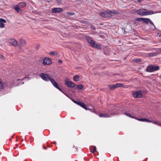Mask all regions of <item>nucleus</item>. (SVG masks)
<instances>
[{
	"label": "nucleus",
	"mask_w": 161,
	"mask_h": 161,
	"mask_svg": "<svg viewBox=\"0 0 161 161\" xmlns=\"http://www.w3.org/2000/svg\"><path fill=\"white\" fill-rule=\"evenodd\" d=\"M137 13L141 15L144 16L146 15H151L158 13H160V11H153L152 10H148L146 9H139L137 11Z\"/></svg>",
	"instance_id": "f257e3e1"
},
{
	"label": "nucleus",
	"mask_w": 161,
	"mask_h": 161,
	"mask_svg": "<svg viewBox=\"0 0 161 161\" xmlns=\"http://www.w3.org/2000/svg\"><path fill=\"white\" fill-rule=\"evenodd\" d=\"M18 76L20 77V78L15 80L13 82L14 85V86H18L21 85V84H23L24 82H22L21 83V81L25 78L26 75L25 73L22 72L19 73Z\"/></svg>",
	"instance_id": "f03ea898"
},
{
	"label": "nucleus",
	"mask_w": 161,
	"mask_h": 161,
	"mask_svg": "<svg viewBox=\"0 0 161 161\" xmlns=\"http://www.w3.org/2000/svg\"><path fill=\"white\" fill-rule=\"evenodd\" d=\"M86 39L88 42L92 47L98 49H101V46L99 45L96 44L95 41L92 39V38L89 36H87L86 37Z\"/></svg>",
	"instance_id": "7ed1b4c3"
},
{
	"label": "nucleus",
	"mask_w": 161,
	"mask_h": 161,
	"mask_svg": "<svg viewBox=\"0 0 161 161\" xmlns=\"http://www.w3.org/2000/svg\"><path fill=\"white\" fill-rule=\"evenodd\" d=\"M117 114H118V113L116 111V110L115 109L114 110V109H113V110H112L111 112L109 114V115L106 114H99V116L100 117L106 118L110 117L111 116L109 115L110 114L113 115Z\"/></svg>",
	"instance_id": "20e7f679"
},
{
	"label": "nucleus",
	"mask_w": 161,
	"mask_h": 161,
	"mask_svg": "<svg viewBox=\"0 0 161 161\" xmlns=\"http://www.w3.org/2000/svg\"><path fill=\"white\" fill-rule=\"evenodd\" d=\"M40 76L44 80L47 81H50L51 78L49 75L47 74L42 73L40 74Z\"/></svg>",
	"instance_id": "39448f33"
},
{
	"label": "nucleus",
	"mask_w": 161,
	"mask_h": 161,
	"mask_svg": "<svg viewBox=\"0 0 161 161\" xmlns=\"http://www.w3.org/2000/svg\"><path fill=\"white\" fill-rule=\"evenodd\" d=\"M64 84L67 85L69 87L73 88L75 87V84L73 82L69 81L68 79H66L64 81Z\"/></svg>",
	"instance_id": "423d86ee"
},
{
	"label": "nucleus",
	"mask_w": 161,
	"mask_h": 161,
	"mask_svg": "<svg viewBox=\"0 0 161 161\" xmlns=\"http://www.w3.org/2000/svg\"><path fill=\"white\" fill-rule=\"evenodd\" d=\"M132 94L135 97H141L142 96V94L141 91H135L133 92Z\"/></svg>",
	"instance_id": "0eeeda50"
},
{
	"label": "nucleus",
	"mask_w": 161,
	"mask_h": 161,
	"mask_svg": "<svg viewBox=\"0 0 161 161\" xmlns=\"http://www.w3.org/2000/svg\"><path fill=\"white\" fill-rule=\"evenodd\" d=\"M123 114L129 117L136 119L135 118L132 116L133 115V112L130 110H126L125 112H123Z\"/></svg>",
	"instance_id": "6e6552de"
},
{
	"label": "nucleus",
	"mask_w": 161,
	"mask_h": 161,
	"mask_svg": "<svg viewBox=\"0 0 161 161\" xmlns=\"http://www.w3.org/2000/svg\"><path fill=\"white\" fill-rule=\"evenodd\" d=\"M53 86L59 90L60 91L63 92V91L59 87L58 84L52 78L50 81Z\"/></svg>",
	"instance_id": "1a4fd4ad"
},
{
	"label": "nucleus",
	"mask_w": 161,
	"mask_h": 161,
	"mask_svg": "<svg viewBox=\"0 0 161 161\" xmlns=\"http://www.w3.org/2000/svg\"><path fill=\"white\" fill-rule=\"evenodd\" d=\"M43 63L44 65H46L51 64L52 62L50 58L47 57H46L43 59Z\"/></svg>",
	"instance_id": "9d476101"
},
{
	"label": "nucleus",
	"mask_w": 161,
	"mask_h": 161,
	"mask_svg": "<svg viewBox=\"0 0 161 161\" xmlns=\"http://www.w3.org/2000/svg\"><path fill=\"white\" fill-rule=\"evenodd\" d=\"M63 9L60 8H55L52 9V11L53 13H58L63 11Z\"/></svg>",
	"instance_id": "9b49d317"
},
{
	"label": "nucleus",
	"mask_w": 161,
	"mask_h": 161,
	"mask_svg": "<svg viewBox=\"0 0 161 161\" xmlns=\"http://www.w3.org/2000/svg\"><path fill=\"white\" fill-rule=\"evenodd\" d=\"M9 42L14 46H17L18 45V42L14 39H11L9 40Z\"/></svg>",
	"instance_id": "f8f14e48"
},
{
	"label": "nucleus",
	"mask_w": 161,
	"mask_h": 161,
	"mask_svg": "<svg viewBox=\"0 0 161 161\" xmlns=\"http://www.w3.org/2000/svg\"><path fill=\"white\" fill-rule=\"evenodd\" d=\"M106 12L108 13V14L109 15H111V14H119V12L118 11L115 10H106Z\"/></svg>",
	"instance_id": "ddd939ff"
},
{
	"label": "nucleus",
	"mask_w": 161,
	"mask_h": 161,
	"mask_svg": "<svg viewBox=\"0 0 161 161\" xmlns=\"http://www.w3.org/2000/svg\"><path fill=\"white\" fill-rule=\"evenodd\" d=\"M3 23H6V21L4 19H0V28H3L4 27V25Z\"/></svg>",
	"instance_id": "4468645a"
},
{
	"label": "nucleus",
	"mask_w": 161,
	"mask_h": 161,
	"mask_svg": "<svg viewBox=\"0 0 161 161\" xmlns=\"http://www.w3.org/2000/svg\"><path fill=\"white\" fill-rule=\"evenodd\" d=\"M146 71L148 72H153V65H150L148 66L147 68Z\"/></svg>",
	"instance_id": "2eb2a0df"
},
{
	"label": "nucleus",
	"mask_w": 161,
	"mask_h": 161,
	"mask_svg": "<svg viewBox=\"0 0 161 161\" xmlns=\"http://www.w3.org/2000/svg\"><path fill=\"white\" fill-rule=\"evenodd\" d=\"M19 5H16L14 7V8L19 13L21 14L22 13V10L19 8Z\"/></svg>",
	"instance_id": "dca6fc26"
},
{
	"label": "nucleus",
	"mask_w": 161,
	"mask_h": 161,
	"mask_svg": "<svg viewBox=\"0 0 161 161\" xmlns=\"http://www.w3.org/2000/svg\"><path fill=\"white\" fill-rule=\"evenodd\" d=\"M107 14L108 13L106 12V10L105 12H101L99 13V14L100 16L103 17H107Z\"/></svg>",
	"instance_id": "f3484780"
},
{
	"label": "nucleus",
	"mask_w": 161,
	"mask_h": 161,
	"mask_svg": "<svg viewBox=\"0 0 161 161\" xmlns=\"http://www.w3.org/2000/svg\"><path fill=\"white\" fill-rule=\"evenodd\" d=\"M20 44L21 46H24L26 44V41L23 39H21L20 40Z\"/></svg>",
	"instance_id": "a211bd4d"
},
{
	"label": "nucleus",
	"mask_w": 161,
	"mask_h": 161,
	"mask_svg": "<svg viewBox=\"0 0 161 161\" xmlns=\"http://www.w3.org/2000/svg\"><path fill=\"white\" fill-rule=\"evenodd\" d=\"M18 5L19 6V7L20 8H24V7H25V6H26V4L25 2H21V3H19Z\"/></svg>",
	"instance_id": "6ab92c4d"
},
{
	"label": "nucleus",
	"mask_w": 161,
	"mask_h": 161,
	"mask_svg": "<svg viewBox=\"0 0 161 161\" xmlns=\"http://www.w3.org/2000/svg\"><path fill=\"white\" fill-rule=\"evenodd\" d=\"M153 72L159 70V67L158 65H153Z\"/></svg>",
	"instance_id": "aec40b11"
},
{
	"label": "nucleus",
	"mask_w": 161,
	"mask_h": 161,
	"mask_svg": "<svg viewBox=\"0 0 161 161\" xmlns=\"http://www.w3.org/2000/svg\"><path fill=\"white\" fill-rule=\"evenodd\" d=\"M140 19H142L143 21L147 24L149 23V22H150V20L149 19L147 18H140Z\"/></svg>",
	"instance_id": "412c9836"
},
{
	"label": "nucleus",
	"mask_w": 161,
	"mask_h": 161,
	"mask_svg": "<svg viewBox=\"0 0 161 161\" xmlns=\"http://www.w3.org/2000/svg\"><path fill=\"white\" fill-rule=\"evenodd\" d=\"M90 150L92 151V153H94L97 151L96 147L95 146H92L90 148Z\"/></svg>",
	"instance_id": "4be33fe9"
},
{
	"label": "nucleus",
	"mask_w": 161,
	"mask_h": 161,
	"mask_svg": "<svg viewBox=\"0 0 161 161\" xmlns=\"http://www.w3.org/2000/svg\"><path fill=\"white\" fill-rule=\"evenodd\" d=\"M80 106L86 110L88 109L87 108L85 104L82 102L81 103Z\"/></svg>",
	"instance_id": "5701e85b"
},
{
	"label": "nucleus",
	"mask_w": 161,
	"mask_h": 161,
	"mask_svg": "<svg viewBox=\"0 0 161 161\" xmlns=\"http://www.w3.org/2000/svg\"><path fill=\"white\" fill-rule=\"evenodd\" d=\"M79 76L78 75H75L73 77V80L75 81H77L79 80Z\"/></svg>",
	"instance_id": "b1692460"
},
{
	"label": "nucleus",
	"mask_w": 161,
	"mask_h": 161,
	"mask_svg": "<svg viewBox=\"0 0 161 161\" xmlns=\"http://www.w3.org/2000/svg\"><path fill=\"white\" fill-rule=\"evenodd\" d=\"M108 86L110 89L112 90H114L116 88L115 85H108Z\"/></svg>",
	"instance_id": "393cba45"
},
{
	"label": "nucleus",
	"mask_w": 161,
	"mask_h": 161,
	"mask_svg": "<svg viewBox=\"0 0 161 161\" xmlns=\"http://www.w3.org/2000/svg\"><path fill=\"white\" fill-rule=\"evenodd\" d=\"M115 86L116 88L119 87H123L124 85L123 84L121 83H117L115 85Z\"/></svg>",
	"instance_id": "a878e982"
},
{
	"label": "nucleus",
	"mask_w": 161,
	"mask_h": 161,
	"mask_svg": "<svg viewBox=\"0 0 161 161\" xmlns=\"http://www.w3.org/2000/svg\"><path fill=\"white\" fill-rule=\"evenodd\" d=\"M83 87V85L81 84L78 85L76 86V88L80 90L82 89Z\"/></svg>",
	"instance_id": "bb28decb"
},
{
	"label": "nucleus",
	"mask_w": 161,
	"mask_h": 161,
	"mask_svg": "<svg viewBox=\"0 0 161 161\" xmlns=\"http://www.w3.org/2000/svg\"><path fill=\"white\" fill-rule=\"evenodd\" d=\"M3 86L2 83L0 81V89L3 88Z\"/></svg>",
	"instance_id": "cd10ccee"
},
{
	"label": "nucleus",
	"mask_w": 161,
	"mask_h": 161,
	"mask_svg": "<svg viewBox=\"0 0 161 161\" xmlns=\"http://www.w3.org/2000/svg\"><path fill=\"white\" fill-rule=\"evenodd\" d=\"M0 58L3 60H4L5 59L4 57L2 54H0Z\"/></svg>",
	"instance_id": "c85d7f7f"
},
{
	"label": "nucleus",
	"mask_w": 161,
	"mask_h": 161,
	"mask_svg": "<svg viewBox=\"0 0 161 161\" xmlns=\"http://www.w3.org/2000/svg\"><path fill=\"white\" fill-rule=\"evenodd\" d=\"M146 119H145L142 118V119H138V120H139V121H140L145 122L146 121Z\"/></svg>",
	"instance_id": "c756f323"
},
{
	"label": "nucleus",
	"mask_w": 161,
	"mask_h": 161,
	"mask_svg": "<svg viewBox=\"0 0 161 161\" xmlns=\"http://www.w3.org/2000/svg\"><path fill=\"white\" fill-rule=\"evenodd\" d=\"M56 1L58 4H60L62 3V1L61 0H57Z\"/></svg>",
	"instance_id": "7c9ffc66"
},
{
	"label": "nucleus",
	"mask_w": 161,
	"mask_h": 161,
	"mask_svg": "<svg viewBox=\"0 0 161 161\" xmlns=\"http://www.w3.org/2000/svg\"><path fill=\"white\" fill-rule=\"evenodd\" d=\"M56 53L55 52H51L50 53V54L51 55H54Z\"/></svg>",
	"instance_id": "2f4dec72"
},
{
	"label": "nucleus",
	"mask_w": 161,
	"mask_h": 161,
	"mask_svg": "<svg viewBox=\"0 0 161 161\" xmlns=\"http://www.w3.org/2000/svg\"><path fill=\"white\" fill-rule=\"evenodd\" d=\"M158 121H154V124H156V125H158Z\"/></svg>",
	"instance_id": "473e14b6"
},
{
	"label": "nucleus",
	"mask_w": 161,
	"mask_h": 161,
	"mask_svg": "<svg viewBox=\"0 0 161 161\" xmlns=\"http://www.w3.org/2000/svg\"><path fill=\"white\" fill-rule=\"evenodd\" d=\"M67 14H68L69 15H73L74 14V13H69V12H68Z\"/></svg>",
	"instance_id": "72a5a7b5"
},
{
	"label": "nucleus",
	"mask_w": 161,
	"mask_h": 161,
	"mask_svg": "<svg viewBox=\"0 0 161 161\" xmlns=\"http://www.w3.org/2000/svg\"><path fill=\"white\" fill-rule=\"evenodd\" d=\"M149 23H150L152 25H153L154 27H155L153 23V22L152 21L150 20V22H149Z\"/></svg>",
	"instance_id": "f704fd0d"
},
{
	"label": "nucleus",
	"mask_w": 161,
	"mask_h": 161,
	"mask_svg": "<svg viewBox=\"0 0 161 161\" xmlns=\"http://www.w3.org/2000/svg\"><path fill=\"white\" fill-rule=\"evenodd\" d=\"M150 121H151V120H149L148 119H146V121L145 122H150Z\"/></svg>",
	"instance_id": "c9c22d12"
},
{
	"label": "nucleus",
	"mask_w": 161,
	"mask_h": 161,
	"mask_svg": "<svg viewBox=\"0 0 161 161\" xmlns=\"http://www.w3.org/2000/svg\"><path fill=\"white\" fill-rule=\"evenodd\" d=\"M72 100L76 104H77V103L78 102L77 101H75V100H74V99H72Z\"/></svg>",
	"instance_id": "e433bc0d"
},
{
	"label": "nucleus",
	"mask_w": 161,
	"mask_h": 161,
	"mask_svg": "<svg viewBox=\"0 0 161 161\" xmlns=\"http://www.w3.org/2000/svg\"><path fill=\"white\" fill-rule=\"evenodd\" d=\"M141 61L140 59H137L136 60V61L138 62H140Z\"/></svg>",
	"instance_id": "4c0bfd02"
},
{
	"label": "nucleus",
	"mask_w": 161,
	"mask_h": 161,
	"mask_svg": "<svg viewBox=\"0 0 161 161\" xmlns=\"http://www.w3.org/2000/svg\"><path fill=\"white\" fill-rule=\"evenodd\" d=\"M81 102H78L76 104L80 106Z\"/></svg>",
	"instance_id": "58836bf2"
},
{
	"label": "nucleus",
	"mask_w": 161,
	"mask_h": 161,
	"mask_svg": "<svg viewBox=\"0 0 161 161\" xmlns=\"http://www.w3.org/2000/svg\"><path fill=\"white\" fill-rule=\"evenodd\" d=\"M143 1V0H137V2L140 3L142 1Z\"/></svg>",
	"instance_id": "ea45409f"
},
{
	"label": "nucleus",
	"mask_w": 161,
	"mask_h": 161,
	"mask_svg": "<svg viewBox=\"0 0 161 161\" xmlns=\"http://www.w3.org/2000/svg\"><path fill=\"white\" fill-rule=\"evenodd\" d=\"M155 54L154 53H152L151 55V56H155Z\"/></svg>",
	"instance_id": "a19ab883"
},
{
	"label": "nucleus",
	"mask_w": 161,
	"mask_h": 161,
	"mask_svg": "<svg viewBox=\"0 0 161 161\" xmlns=\"http://www.w3.org/2000/svg\"><path fill=\"white\" fill-rule=\"evenodd\" d=\"M62 92L66 96L68 97L69 98H70L63 91V92Z\"/></svg>",
	"instance_id": "79ce46f5"
},
{
	"label": "nucleus",
	"mask_w": 161,
	"mask_h": 161,
	"mask_svg": "<svg viewBox=\"0 0 161 161\" xmlns=\"http://www.w3.org/2000/svg\"><path fill=\"white\" fill-rule=\"evenodd\" d=\"M158 125L160 127H161V123L159 122Z\"/></svg>",
	"instance_id": "37998d69"
},
{
	"label": "nucleus",
	"mask_w": 161,
	"mask_h": 161,
	"mask_svg": "<svg viewBox=\"0 0 161 161\" xmlns=\"http://www.w3.org/2000/svg\"><path fill=\"white\" fill-rule=\"evenodd\" d=\"M58 62L59 63H62V61L61 60H59Z\"/></svg>",
	"instance_id": "c03bdc74"
},
{
	"label": "nucleus",
	"mask_w": 161,
	"mask_h": 161,
	"mask_svg": "<svg viewBox=\"0 0 161 161\" xmlns=\"http://www.w3.org/2000/svg\"><path fill=\"white\" fill-rule=\"evenodd\" d=\"M154 121L152 120H151L150 122L152 123H153L154 124Z\"/></svg>",
	"instance_id": "a18cd8bd"
},
{
	"label": "nucleus",
	"mask_w": 161,
	"mask_h": 161,
	"mask_svg": "<svg viewBox=\"0 0 161 161\" xmlns=\"http://www.w3.org/2000/svg\"><path fill=\"white\" fill-rule=\"evenodd\" d=\"M54 143L55 144H56V142H54Z\"/></svg>",
	"instance_id": "49530a36"
},
{
	"label": "nucleus",
	"mask_w": 161,
	"mask_h": 161,
	"mask_svg": "<svg viewBox=\"0 0 161 161\" xmlns=\"http://www.w3.org/2000/svg\"><path fill=\"white\" fill-rule=\"evenodd\" d=\"M44 149H46V147H45V148L44 147Z\"/></svg>",
	"instance_id": "de8ad7c7"
}]
</instances>
